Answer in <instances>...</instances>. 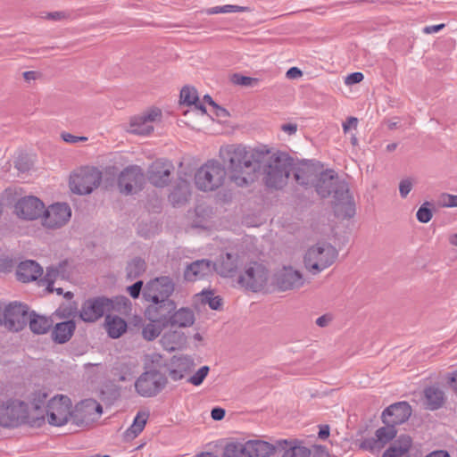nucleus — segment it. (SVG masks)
Segmentation results:
<instances>
[{"label":"nucleus","instance_id":"f257e3e1","mask_svg":"<svg viewBox=\"0 0 457 457\" xmlns=\"http://www.w3.org/2000/svg\"><path fill=\"white\" fill-rule=\"evenodd\" d=\"M260 155L259 151L248 150L240 145H229L220 149V157L228 165L231 180L239 187L253 181L255 172L260 169Z\"/></svg>","mask_w":457,"mask_h":457},{"label":"nucleus","instance_id":"f03ea898","mask_svg":"<svg viewBox=\"0 0 457 457\" xmlns=\"http://www.w3.org/2000/svg\"><path fill=\"white\" fill-rule=\"evenodd\" d=\"M262 168V181L270 189H281L288 181L294 169V159L283 152L268 156Z\"/></svg>","mask_w":457,"mask_h":457},{"label":"nucleus","instance_id":"7ed1b4c3","mask_svg":"<svg viewBox=\"0 0 457 457\" xmlns=\"http://www.w3.org/2000/svg\"><path fill=\"white\" fill-rule=\"evenodd\" d=\"M21 424L40 427L44 424V416H33L29 406L22 401L8 400L0 405V426L15 428Z\"/></svg>","mask_w":457,"mask_h":457},{"label":"nucleus","instance_id":"20e7f679","mask_svg":"<svg viewBox=\"0 0 457 457\" xmlns=\"http://www.w3.org/2000/svg\"><path fill=\"white\" fill-rule=\"evenodd\" d=\"M337 257V249L330 244L322 243L311 246L303 256L305 269L317 275L331 266Z\"/></svg>","mask_w":457,"mask_h":457},{"label":"nucleus","instance_id":"39448f33","mask_svg":"<svg viewBox=\"0 0 457 457\" xmlns=\"http://www.w3.org/2000/svg\"><path fill=\"white\" fill-rule=\"evenodd\" d=\"M227 171L219 162L211 160L203 164L195 174V187L204 192L214 191L225 181Z\"/></svg>","mask_w":457,"mask_h":457},{"label":"nucleus","instance_id":"423d86ee","mask_svg":"<svg viewBox=\"0 0 457 457\" xmlns=\"http://www.w3.org/2000/svg\"><path fill=\"white\" fill-rule=\"evenodd\" d=\"M315 188L323 198L332 195L335 199H344L348 193L347 184L332 170H324L317 176Z\"/></svg>","mask_w":457,"mask_h":457},{"label":"nucleus","instance_id":"0eeeda50","mask_svg":"<svg viewBox=\"0 0 457 457\" xmlns=\"http://www.w3.org/2000/svg\"><path fill=\"white\" fill-rule=\"evenodd\" d=\"M102 180V172L95 167H82L70 178V187L79 195L90 194L98 187Z\"/></svg>","mask_w":457,"mask_h":457},{"label":"nucleus","instance_id":"6e6552de","mask_svg":"<svg viewBox=\"0 0 457 457\" xmlns=\"http://www.w3.org/2000/svg\"><path fill=\"white\" fill-rule=\"evenodd\" d=\"M72 414V403L71 399L62 395L51 398L46 408L45 417L50 425L61 427L65 425Z\"/></svg>","mask_w":457,"mask_h":457},{"label":"nucleus","instance_id":"1a4fd4ad","mask_svg":"<svg viewBox=\"0 0 457 457\" xmlns=\"http://www.w3.org/2000/svg\"><path fill=\"white\" fill-rule=\"evenodd\" d=\"M119 298L112 299L98 296L86 300L79 311V317L85 322H95L115 309V303Z\"/></svg>","mask_w":457,"mask_h":457},{"label":"nucleus","instance_id":"9d476101","mask_svg":"<svg viewBox=\"0 0 457 457\" xmlns=\"http://www.w3.org/2000/svg\"><path fill=\"white\" fill-rule=\"evenodd\" d=\"M167 384V378L159 371H145L136 380L135 388L143 397H152L161 392Z\"/></svg>","mask_w":457,"mask_h":457},{"label":"nucleus","instance_id":"9b49d317","mask_svg":"<svg viewBox=\"0 0 457 457\" xmlns=\"http://www.w3.org/2000/svg\"><path fill=\"white\" fill-rule=\"evenodd\" d=\"M71 217V209L65 203H55L45 207L41 223L47 229H57L68 223Z\"/></svg>","mask_w":457,"mask_h":457},{"label":"nucleus","instance_id":"f8f14e48","mask_svg":"<svg viewBox=\"0 0 457 457\" xmlns=\"http://www.w3.org/2000/svg\"><path fill=\"white\" fill-rule=\"evenodd\" d=\"M174 291V283L169 277H160L149 281L143 291L145 301L162 303L171 301L170 296Z\"/></svg>","mask_w":457,"mask_h":457},{"label":"nucleus","instance_id":"ddd939ff","mask_svg":"<svg viewBox=\"0 0 457 457\" xmlns=\"http://www.w3.org/2000/svg\"><path fill=\"white\" fill-rule=\"evenodd\" d=\"M267 280L266 268L262 264L253 262L239 275L237 283L245 289L257 292L265 286Z\"/></svg>","mask_w":457,"mask_h":457},{"label":"nucleus","instance_id":"4468645a","mask_svg":"<svg viewBox=\"0 0 457 457\" xmlns=\"http://www.w3.org/2000/svg\"><path fill=\"white\" fill-rule=\"evenodd\" d=\"M29 307L26 304L13 302L6 306L4 312V324L12 331L21 330L29 320Z\"/></svg>","mask_w":457,"mask_h":457},{"label":"nucleus","instance_id":"2eb2a0df","mask_svg":"<svg viewBox=\"0 0 457 457\" xmlns=\"http://www.w3.org/2000/svg\"><path fill=\"white\" fill-rule=\"evenodd\" d=\"M145 181L142 169L137 165L125 168L118 178L120 191L125 195L136 193L140 190Z\"/></svg>","mask_w":457,"mask_h":457},{"label":"nucleus","instance_id":"dca6fc26","mask_svg":"<svg viewBox=\"0 0 457 457\" xmlns=\"http://www.w3.org/2000/svg\"><path fill=\"white\" fill-rule=\"evenodd\" d=\"M45 204L36 196H25L19 199L14 205V213L21 219L35 220L41 218Z\"/></svg>","mask_w":457,"mask_h":457},{"label":"nucleus","instance_id":"f3484780","mask_svg":"<svg viewBox=\"0 0 457 457\" xmlns=\"http://www.w3.org/2000/svg\"><path fill=\"white\" fill-rule=\"evenodd\" d=\"M174 170L171 162L165 159L154 161L147 170L148 181L156 187H164L170 181V176Z\"/></svg>","mask_w":457,"mask_h":457},{"label":"nucleus","instance_id":"a211bd4d","mask_svg":"<svg viewBox=\"0 0 457 457\" xmlns=\"http://www.w3.org/2000/svg\"><path fill=\"white\" fill-rule=\"evenodd\" d=\"M176 310L174 301H164L162 303H152L145 312L149 321L157 322L162 327L168 328L170 323L171 313Z\"/></svg>","mask_w":457,"mask_h":457},{"label":"nucleus","instance_id":"6ab92c4d","mask_svg":"<svg viewBox=\"0 0 457 457\" xmlns=\"http://www.w3.org/2000/svg\"><path fill=\"white\" fill-rule=\"evenodd\" d=\"M274 282L280 290L287 291L303 287L304 278L299 270L285 266L276 272Z\"/></svg>","mask_w":457,"mask_h":457},{"label":"nucleus","instance_id":"aec40b11","mask_svg":"<svg viewBox=\"0 0 457 457\" xmlns=\"http://www.w3.org/2000/svg\"><path fill=\"white\" fill-rule=\"evenodd\" d=\"M161 115L162 112L159 109H153L142 115L136 116L130 120L129 131L135 135L147 136L154 130L153 123Z\"/></svg>","mask_w":457,"mask_h":457},{"label":"nucleus","instance_id":"412c9836","mask_svg":"<svg viewBox=\"0 0 457 457\" xmlns=\"http://www.w3.org/2000/svg\"><path fill=\"white\" fill-rule=\"evenodd\" d=\"M411 415V407L407 402H398L391 404L382 412L385 424L400 425L404 423Z\"/></svg>","mask_w":457,"mask_h":457},{"label":"nucleus","instance_id":"4be33fe9","mask_svg":"<svg viewBox=\"0 0 457 457\" xmlns=\"http://www.w3.org/2000/svg\"><path fill=\"white\" fill-rule=\"evenodd\" d=\"M195 366V361L190 356L179 355L173 356L167 368L170 378L174 381H178L191 373Z\"/></svg>","mask_w":457,"mask_h":457},{"label":"nucleus","instance_id":"5701e85b","mask_svg":"<svg viewBox=\"0 0 457 457\" xmlns=\"http://www.w3.org/2000/svg\"><path fill=\"white\" fill-rule=\"evenodd\" d=\"M243 445L245 447V457H270L273 455L278 448L277 446V442L275 445H272L260 439L248 440L245 443H243Z\"/></svg>","mask_w":457,"mask_h":457},{"label":"nucleus","instance_id":"b1692460","mask_svg":"<svg viewBox=\"0 0 457 457\" xmlns=\"http://www.w3.org/2000/svg\"><path fill=\"white\" fill-rule=\"evenodd\" d=\"M278 449L283 450L282 457H311L312 452L309 447L300 440H277Z\"/></svg>","mask_w":457,"mask_h":457},{"label":"nucleus","instance_id":"393cba45","mask_svg":"<svg viewBox=\"0 0 457 457\" xmlns=\"http://www.w3.org/2000/svg\"><path fill=\"white\" fill-rule=\"evenodd\" d=\"M214 266L207 259L197 260L187 265L184 271V278L187 281H196L212 273Z\"/></svg>","mask_w":457,"mask_h":457},{"label":"nucleus","instance_id":"a878e982","mask_svg":"<svg viewBox=\"0 0 457 457\" xmlns=\"http://www.w3.org/2000/svg\"><path fill=\"white\" fill-rule=\"evenodd\" d=\"M43 274V268L35 261L26 260L21 262L16 270L19 281L28 283L37 280Z\"/></svg>","mask_w":457,"mask_h":457},{"label":"nucleus","instance_id":"bb28decb","mask_svg":"<svg viewBox=\"0 0 457 457\" xmlns=\"http://www.w3.org/2000/svg\"><path fill=\"white\" fill-rule=\"evenodd\" d=\"M412 445V440L410 436H400L384 452L382 457H410L409 452Z\"/></svg>","mask_w":457,"mask_h":457},{"label":"nucleus","instance_id":"cd10ccee","mask_svg":"<svg viewBox=\"0 0 457 457\" xmlns=\"http://www.w3.org/2000/svg\"><path fill=\"white\" fill-rule=\"evenodd\" d=\"M292 173H294V177L295 181L302 186H309L312 184L317 179V171L313 165L308 162H303L298 165H295L294 162V169Z\"/></svg>","mask_w":457,"mask_h":457},{"label":"nucleus","instance_id":"c85d7f7f","mask_svg":"<svg viewBox=\"0 0 457 457\" xmlns=\"http://www.w3.org/2000/svg\"><path fill=\"white\" fill-rule=\"evenodd\" d=\"M213 266L220 276L232 278L236 275L239 266L238 256L227 253L222 255L219 262L213 264Z\"/></svg>","mask_w":457,"mask_h":457},{"label":"nucleus","instance_id":"c756f323","mask_svg":"<svg viewBox=\"0 0 457 457\" xmlns=\"http://www.w3.org/2000/svg\"><path fill=\"white\" fill-rule=\"evenodd\" d=\"M190 195V183L186 179H179L169 195V200L173 206H180L189 200Z\"/></svg>","mask_w":457,"mask_h":457},{"label":"nucleus","instance_id":"7c9ffc66","mask_svg":"<svg viewBox=\"0 0 457 457\" xmlns=\"http://www.w3.org/2000/svg\"><path fill=\"white\" fill-rule=\"evenodd\" d=\"M75 329L76 323L73 320L57 323L52 331L53 340L58 344H64L71 339Z\"/></svg>","mask_w":457,"mask_h":457},{"label":"nucleus","instance_id":"2f4dec72","mask_svg":"<svg viewBox=\"0 0 457 457\" xmlns=\"http://www.w3.org/2000/svg\"><path fill=\"white\" fill-rule=\"evenodd\" d=\"M180 102L183 104L193 105L194 109L200 112L202 115L206 113V108L199 100L197 91L195 87L185 86L180 91Z\"/></svg>","mask_w":457,"mask_h":457},{"label":"nucleus","instance_id":"473e14b6","mask_svg":"<svg viewBox=\"0 0 457 457\" xmlns=\"http://www.w3.org/2000/svg\"><path fill=\"white\" fill-rule=\"evenodd\" d=\"M66 266H67V262H62L59 263V265L56 267H48L46 269V273L44 277L43 281L46 285V289L49 292H53L55 290L58 295L62 294V288H61V287L54 288V283L57 279V278L64 277Z\"/></svg>","mask_w":457,"mask_h":457},{"label":"nucleus","instance_id":"72a5a7b5","mask_svg":"<svg viewBox=\"0 0 457 457\" xmlns=\"http://www.w3.org/2000/svg\"><path fill=\"white\" fill-rule=\"evenodd\" d=\"M425 404L428 410L435 411L445 403V393L438 386H428L424 390Z\"/></svg>","mask_w":457,"mask_h":457},{"label":"nucleus","instance_id":"f704fd0d","mask_svg":"<svg viewBox=\"0 0 457 457\" xmlns=\"http://www.w3.org/2000/svg\"><path fill=\"white\" fill-rule=\"evenodd\" d=\"M195 314L189 308H180L171 313L169 327L187 328L194 324Z\"/></svg>","mask_w":457,"mask_h":457},{"label":"nucleus","instance_id":"c9c22d12","mask_svg":"<svg viewBox=\"0 0 457 457\" xmlns=\"http://www.w3.org/2000/svg\"><path fill=\"white\" fill-rule=\"evenodd\" d=\"M105 324L108 335L112 338H119L127 330V322L118 316L107 314Z\"/></svg>","mask_w":457,"mask_h":457},{"label":"nucleus","instance_id":"e433bc0d","mask_svg":"<svg viewBox=\"0 0 457 457\" xmlns=\"http://www.w3.org/2000/svg\"><path fill=\"white\" fill-rule=\"evenodd\" d=\"M29 328L35 334H46L53 326L52 320L36 314L35 312L29 315Z\"/></svg>","mask_w":457,"mask_h":457},{"label":"nucleus","instance_id":"4c0bfd02","mask_svg":"<svg viewBox=\"0 0 457 457\" xmlns=\"http://www.w3.org/2000/svg\"><path fill=\"white\" fill-rule=\"evenodd\" d=\"M335 213L338 217L352 218L355 214L354 204L347 193V196L344 199H335Z\"/></svg>","mask_w":457,"mask_h":457},{"label":"nucleus","instance_id":"58836bf2","mask_svg":"<svg viewBox=\"0 0 457 457\" xmlns=\"http://www.w3.org/2000/svg\"><path fill=\"white\" fill-rule=\"evenodd\" d=\"M148 419L146 412L139 411L136 415L131 426L125 431V437L127 439H133L137 437L145 428Z\"/></svg>","mask_w":457,"mask_h":457},{"label":"nucleus","instance_id":"ea45409f","mask_svg":"<svg viewBox=\"0 0 457 457\" xmlns=\"http://www.w3.org/2000/svg\"><path fill=\"white\" fill-rule=\"evenodd\" d=\"M47 396V393L42 390L36 391L32 395L31 403L33 407V411L30 412L32 413L33 416H40L41 414H43V416L45 417L46 410H44L43 408L45 407Z\"/></svg>","mask_w":457,"mask_h":457},{"label":"nucleus","instance_id":"a19ab883","mask_svg":"<svg viewBox=\"0 0 457 457\" xmlns=\"http://www.w3.org/2000/svg\"><path fill=\"white\" fill-rule=\"evenodd\" d=\"M145 269L146 264L143 259L134 258L127 265V276L130 279L137 278L145 271Z\"/></svg>","mask_w":457,"mask_h":457},{"label":"nucleus","instance_id":"79ce46f5","mask_svg":"<svg viewBox=\"0 0 457 457\" xmlns=\"http://www.w3.org/2000/svg\"><path fill=\"white\" fill-rule=\"evenodd\" d=\"M199 295L203 303H206L212 310L218 311L222 306V298L219 295H214L212 291L203 290Z\"/></svg>","mask_w":457,"mask_h":457},{"label":"nucleus","instance_id":"37998d69","mask_svg":"<svg viewBox=\"0 0 457 457\" xmlns=\"http://www.w3.org/2000/svg\"><path fill=\"white\" fill-rule=\"evenodd\" d=\"M165 328L157 322L150 321L142 329L143 337L148 341H153L160 336Z\"/></svg>","mask_w":457,"mask_h":457},{"label":"nucleus","instance_id":"c03bdc74","mask_svg":"<svg viewBox=\"0 0 457 457\" xmlns=\"http://www.w3.org/2000/svg\"><path fill=\"white\" fill-rule=\"evenodd\" d=\"M385 427L379 428L376 431V437L378 442L386 444L396 436L395 425L385 424Z\"/></svg>","mask_w":457,"mask_h":457},{"label":"nucleus","instance_id":"a18cd8bd","mask_svg":"<svg viewBox=\"0 0 457 457\" xmlns=\"http://www.w3.org/2000/svg\"><path fill=\"white\" fill-rule=\"evenodd\" d=\"M222 457H245L243 443L232 442L228 444L224 448Z\"/></svg>","mask_w":457,"mask_h":457},{"label":"nucleus","instance_id":"49530a36","mask_svg":"<svg viewBox=\"0 0 457 457\" xmlns=\"http://www.w3.org/2000/svg\"><path fill=\"white\" fill-rule=\"evenodd\" d=\"M248 7L236 5V4H225L222 6H215L210 8L207 11L208 14H217V13H228V12H242L248 11Z\"/></svg>","mask_w":457,"mask_h":457},{"label":"nucleus","instance_id":"de8ad7c7","mask_svg":"<svg viewBox=\"0 0 457 457\" xmlns=\"http://www.w3.org/2000/svg\"><path fill=\"white\" fill-rule=\"evenodd\" d=\"M430 205L428 202H425L417 211V220L421 223H428L433 216L432 211L428 207Z\"/></svg>","mask_w":457,"mask_h":457},{"label":"nucleus","instance_id":"09e8293b","mask_svg":"<svg viewBox=\"0 0 457 457\" xmlns=\"http://www.w3.org/2000/svg\"><path fill=\"white\" fill-rule=\"evenodd\" d=\"M209 370L210 369L208 366L201 367L194 375H192L187 379V382L194 386H200L204 380V378L207 377Z\"/></svg>","mask_w":457,"mask_h":457},{"label":"nucleus","instance_id":"8fccbe9b","mask_svg":"<svg viewBox=\"0 0 457 457\" xmlns=\"http://www.w3.org/2000/svg\"><path fill=\"white\" fill-rule=\"evenodd\" d=\"M413 187V181L410 178L403 179L399 183V193L402 198H406Z\"/></svg>","mask_w":457,"mask_h":457},{"label":"nucleus","instance_id":"3c124183","mask_svg":"<svg viewBox=\"0 0 457 457\" xmlns=\"http://www.w3.org/2000/svg\"><path fill=\"white\" fill-rule=\"evenodd\" d=\"M439 203L444 207H457V195L442 194L439 198Z\"/></svg>","mask_w":457,"mask_h":457},{"label":"nucleus","instance_id":"603ef678","mask_svg":"<svg viewBox=\"0 0 457 457\" xmlns=\"http://www.w3.org/2000/svg\"><path fill=\"white\" fill-rule=\"evenodd\" d=\"M117 372L115 375L118 377L119 381H129L133 378V373L130 368L127 365H121L120 368H117Z\"/></svg>","mask_w":457,"mask_h":457},{"label":"nucleus","instance_id":"864d4df0","mask_svg":"<svg viewBox=\"0 0 457 457\" xmlns=\"http://www.w3.org/2000/svg\"><path fill=\"white\" fill-rule=\"evenodd\" d=\"M257 79H253L251 77L242 76V75H235L234 82L237 85L245 86V87H252L257 83Z\"/></svg>","mask_w":457,"mask_h":457},{"label":"nucleus","instance_id":"5fc2aeb1","mask_svg":"<svg viewBox=\"0 0 457 457\" xmlns=\"http://www.w3.org/2000/svg\"><path fill=\"white\" fill-rule=\"evenodd\" d=\"M69 17H70L69 12H64V11H57V12H47L44 18L47 19V20L57 21L66 20Z\"/></svg>","mask_w":457,"mask_h":457},{"label":"nucleus","instance_id":"6e6d98bb","mask_svg":"<svg viewBox=\"0 0 457 457\" xmlns=\"http://www.w3.org/2000/svg\"><path fill=\"white\" fill-rule=\"evenodd\" d=\"M364 79V76L361 72H353L351 74H349L345 79V83L346 85H353V84H357V83H360L361 81H362Z\"/></svg>","mask_w":457,"mask_h":457},{"label":"nucleus","instance_id":"4d7b16f0","mask_svg":"<svg viewBox=\"0 0 457 457\" xmlns=\"http://www.w3.org/2000/svg\"><path fill=\"white\" fill-rule=\"evenodd\" d=\"M142 287H143V282L141 280L137 281L132 286H129L128 287V292H129V295L132 298L137 299L140 295Z\"/></svg>","mask_w":457,"mask_h":457},{"label":"nucleus","instance_id":"13d9d810","mask_svg":"<svg viewBox=\"0 0 457 457\" xmlns=\"http://www.w3.org/2000/svg\"><path fill=\"white\" fill-rule=\"evenodd\" d=\"M358 124V119L355 117H349L344 123H343V130L345 133H347L349 129L353 128H356Z\"/></svg>","mask_w":457,"mask_h":457},{"label":"nucleus","instance_id":"bf43d9fd","mask_svg":"<svg viewBox=\"0 0 457 457\" xmlns=\"http://www.w3.org/2000/svg\"><path fill=\"white\" fill-rule=\"evenodd\" d=\"M450 387L457 393V370L447 374Z\"/></svg>","mask_w":457,"mask_h":457},{"label":"nucleus","instance_id":"052dcab7","mask_svg":"<svg viewBox=\"0 0 457 457\" xmlns=\"http://www.w3.org/2000/svg\"><path fill=\"white\" fill-rule=\"evenodd\" d=\"M211 416L214 420H221L225 416V410L220 407L213 408Z\"/></svg>","mask_w":457,"mask_h":457},{"label":"nucleus","instance_id":"680f3d73","mask_svg":"<svg viewBox=\"0 0 457 457\" xmlns=\"http://www.w3.org/2000/svg\"><path fill=\"white\" fill-rule=\"evenodd\" d=\"M281 129L288 134V135H295L297 131V125L295 123H287V124H283L281 126Z\"/></svg>","mask_w":457,"mask_h":457},{"label":"nucleus","instance_id":"e2e57ef3","mask_svg":"<svg viewBox=\"0 0 457 457\" xmlns=\"http://www.w3.org/2000/svg\"><path fill=\"white\" fill-rule=\"evenodd\" d=\"M214 114L219 118H226L228 116V112L226 109L219 106L217 104L212 106Z\"/></svg>","mask_w":457,"mask_h":457},{"label":"nucleus","instance_id":"0e129e2a","mask_svg":"<svg viewBox=\"0 0 457 457\" xmlns=\"http://www.w3.org/2000/svg\"><path fill=\"white\" fill-rule=\"evenodd\" d=\"M443 28H445V24H437L432 26H427L423 29V32L426 34H432L440 31Z\"/></svg>","mask_w":457,"mask_h":457},{"label":"nucleus","instance_id":"69168bd1","mask_svg":"<svg viewBox=\"0 0 457 457\" xmlns=\"http://www.w3.org/2000/svg\"><path fill=\"white\" fill-rule=\"evenodd\" d=\"M302 71L297 67H292L287 71L288 79H297L302 76Z\"/></svg>","mask_w":457,"mask_h":457},{"label":"nucleus","instance_id":"338daca9","mask_svg":"<svg viewBox=\"0 0 457 457\" xmlns=\"http://www.w3.org/2000/svg\"><path fill=\"white\" fill-rule=\"evenodd\" d=\"M331 320V318L330 316L328 315H322L320 317H319L317 320H316V324L319 326V327H321V328H324L326 326L328 325V323L330 322Z\"/></svg>","mask_w":457,"mask_h":457},{"label":"nucleus","instance_id":"774afa93","mask_svg":"<svg viewBox=\"0 0 457 457\" xmlns=\"http://www.w3.org/2000/svg\"><path fill=\"white\" fill-rule=\"evenodd\" d=\"M425 457H450V454L447 451L445 450H436L433 451L432 453H428Z\"/></svg>","mask_w":457,"mask_h":457}]
</instances>
